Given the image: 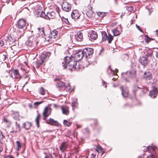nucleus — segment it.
I'll return each instance as SVG.
<instances>
[{
    "instance_id": "obj_1",
    "label": "nucleus",
    "mask_w": 158,
    "mask_h": 158,
    "mask_svg": "<svg viewBox=\"0 0 158 158\" xmlns=\"http://www.w3.org/2000/svg\"><path fill=\"white\" fill-rule=\"evenodd\" d=\"M77 62L72 58L66 56L64 57L62 62L61 66L64 69L67 68L70 71L75 70L76 68Z\"/></svg>"
},
{
    "instance_id": "obj_2",
    "label": "nucleus",
    "mask_w": 158,
    "mask_h": 158,
    "mask_svg": "<svg viewBox=\"0 0 158 158\" xmlns=\"http://www.w3.org/2000/svg\"><path fill=\"white\" fill-rule=\"evenodd\" d=\"M26 24V21L23 19H20L16 24L15 26L18 29L17 33H19V36L23 35L24 31L23 28L25 27Z\"/></svg>"
},
{
    "instance_id": "obj_3",
    "label": "nucleus",
    "mask_w": 158,
    "mask_h": 158,
    "mask_svg": "<svg viewBox=\"0 0 158 158\" xmlns=\"http://www.w3.org/2000/svg\"><path fill=\"white\" fill-rule=\"evenodd\" d=\"M36 38L34 35H32L28 38V40L25 43L26 44L31 48H34L38 43Z\"/></svg>"
},
{
    "instance_id": "obj_4",
    "label": "nucleus",
    "mask_w": 158,
    "mask_h": 158,
    "mask_svg": "<svg viewBox=\"0 0 158 158\" xmlns=\"http://www.w3.org/2000/svg\"><path fill=\"white\" fill-rule=\"evenodd\" d=\"M56 86L59 89V91H64L66 88L69 89L71 88L69 84H66L61 81H57L56 84Z\"/></svg>"
},
{
    "instance_id": "obj_5",
    "label": "nucleus",
    "mask_w": 158,
    "mask_h": 158,
    "mask_svg": "<svg viewBox=\"0 0 158 158\" xmlns=\"http://www.w3.org/2000/svg\"><path fill=\"white\" fill-rule=\"evenodd\" d=\"M19 33H15L13 35H10L9 37V42L10 45L13 46L15 44L14 43L21 36L23 35H19Z\"/></svg>"
},
{
    "instance_id": "obj_6",
    "label": "nucleus",
    "mask_w": 158,
    "mask_h": 158,
    "mask_svg": "<svg viewBox=\"0 0 158 158\" xmlns=\"http://www.w3.org/2000/svg\"><path fill=\"white\" fill-rule=\"evenodd\" d=\"M84 57L86 59H89L92 56L93 53V50L92 48H85L82 50Z\"/></svg>"
},
{
    "instance_id": "obj_7",
    "label": "nucleus",
    "mask_w": 158,
    "mask_h": 158,
    "mask_svg": "<svg viewBox=\"0 0 158 158\" xmlns=\"http://www.w3.org/2000/svg\"><path fill=\"white\" fill-rule=\"evenodd\" d=\"M83 39L82 33L80 31L78 32L74 35H73L71 38L72 42L75 43L77 41H81Z\"/></svg>"
},
{
    "instance_id": "obj_8",
    "label": "nucleus",
    "mask_w": 158,
    "mask_h": 158,
    "mask_svg": "<svg viewBox=\"0 0 158 158\" xmlns=\"http://www.w3.org/2000/svg\"><path fill=\"white\" fill-rule=\"evenodd\" d=\"M129 74H130V76H129V77H135L136 76V72L135 71H132L130 72L127 71L126 73H123L122 75L123 77L127 82H129L130 81L129 79L127 77V76Z\"/></svg>"
},
{
    "instance_id": "obj_9",
    "label": "nucleus",
    "mask_w": 158,
    "mask_h": 158,
    "mask_svg": "<svg viewBox=\"0 0 158 158\" xmlns=\"http://www.w3.org/2000/svg\"><path fill=\"white\" fill-rule=\"evenodd\" d=\"M9 74L13 78L20 79L21 77L18 69H13L10 71Z\"/></svg>"
},
{
    "instance_id": "obj_10",
    "label": "nucleus",
    "mask_w": 158,
    "mask_h": 158,
    "mask_svg": "<svg viewBox=\"0 0 158 158\" xmlns=\"http://www.w3.org/2000/svg\"><path fill=\"white\" fill-rule=\"evenodd\" d=\"M83 53V52H82V50H80L75 54L74 57L72 56L71 58H72V59L76 62L79 61L81 60L83 57H84Z\"/></svg>"
},
{
    "instance_id": "obj_11",
    "label": "nucleus",
    "mask_w": 158,
    "mask_h": 158,
    "mask_svg": "<svg viewBox=\"0 0 158 158\" xmlns=\"http://www.w3.org/2000/svg\"><path fill=\"white\" fill-rule=\"evenodd\" d=\"M51 108L46 106L44 109L43 113V119L46 120L47 117L51 114Z\"/></svg>"
},
{
    "instance_id": "obj_12",
    "label": "nucleus",
    "mask_w": 158,
    "mask_h": 158,
    "mask_svg": "<svg viewBox=\"0 0 158 158\" xmlns=\"http://www.w3.org/2000/svg\"><path fill=\"white\" fill-rule=\"evenodd\" d=\"M143 79L146 80H150L152 79V73L149 71L145 72L142 76Z\"/></svg>"
},
{
    "instance_id": "obj_13",
    "label": "nucleus",
    "mask_w": 158,
    "mask_h": 158,
    "mask_svg": "<svg viewBox=\"0 0 158 158\" xmlns=\"http://www.w3.org/2000/svg\"><path fill=\"white\" fill-rule=\"evenodd\" d=\"M62 9L67 12L69 11L71 9L70 4L66 1H64L61 5Z\"/></svg>"
},
{
    "instance_id": "obj_14",
    "label": "nucleus",
    "mask_w": 158,
    "mask_h": 158,
    "mask_svg": "<svg viewBox=\"0 0 158 158\" xmlns=\"http://www.w3.org/2000/svg\"><path fill=\"white\" fill-rule=\"evenodd\" d=\"M80 16L81 15L79 13V11L77 10H73L71 14L72 18L75 20L79 19Z\"/></svg>"
},
{
    "instance_id": "obj_15",
    "label": "nucleus",
    "mask_w": 158,
    "mask_h": 158,
    "mask_svg": "<svg viewBox=\"0 0 158 158\" xmlns=\"http://www.w3.org/2000/svg\"><path fill=\"white\" fill-rule=\"evenodd\" d=\"M120 88L122 91V94L123 97L126 98L128 96V88L123 86H120Z\"/></svg>"
},
{
    "instance_id": "obj_16",
    "label": "nucleus",
    "mask_w": 158,
    "mask_h": 158,
    "mask_svg": "<svg viewBox=\"0 0 158 158\" xmlns=\"http://www.w3.org/2000/svg\"><path fill=\"white\" fill-rule=\"evenodd\" d=\"M55 15L56 13L54 11L47 12L46 14H45V16H44V18L47 19H52L55 17Z\"/></svg>"
},
{
    "instance_id": "obj_17",
    "label": "nucleus",
    "mask_w": 158,
    "mask_h": 158,
    "mask_svg": "<svg viewBox=\"0 0 158 158\" xmlns=\"http://www.w3.org/2000/svg\"><path fill=\"white\" fill-rule=\"evenodd\" d=\"M139 62L143 65L146 66L148 63V60L145 56H142L139 59Z\"/></svg>"
},
{
    "instance_id": "obj_18",
    "label": "nucleus",
    "mask_w": 158,
    "mask_h": 158,
    "mask_svg": "<svg viewBox=\"0 0 158 158\" xmlns=\"http://www.w3.org/2000/svg\"><path fill=\"white\" fill-rule=\"evenodd\" d=\"M46 123L47 124L57 126L58 125V123L53 119L50 118L48 120H46Z\"/></svg>"
},
{
    "instance_id": "obj_19",
    "label": "nucleus",
    "mask_w": 158,
    "mask_h": 158,
    "mask_svg": "<svg viewBox=\"0 0 158 158\" xmlns=\"http://www.w3.org/2000/svg\"><path fill=\"white\" fill-rule=\"evenodd\" d=\"M87 11L86 12V15L89 17H92L94 15V13L93 11L91 9V7L89 6L88 8L86 7Z\"/></svg>"
},
{
    "instance_id": "obj_20",
    "label": "nucleus",
    "mask_w": 158,
    "mask_h": 158,
    "mask_svg": "<svg viewBox=\"0 0 158 158\" xmlns=\"http://www.w3.org/2000/svg\"><path fill=\"white\" fill-rule=\"evenodd\" d=\"M15 124V128H13L12 131L10 132L11 133H16L18 131H20L21 130L19 123L16 122Z\"/></svg>"
},
{
    "instance_id": "obj_21",
    "label": "nucleus",
    "mask_w": 158,
    "mask_h": 158,
    "mask_svg": "<svg viewBox=\"0 0 158 158\" xmlns=\"http://www.w3.org/2000/svg\"><path fill=\"white\" fill-rule=\"evenodd\" d=\"M40 8L39 9L37 10L36 11V13L38 17L40 16V17L44 18V16H45V13Z\"/></svg>"
},
{
    "instance_id": "obj_22",
    "label": "nucleus",
    "mask_w": 158,
    "mask_h": 158,
    "mask_svg": "<svg viewBox=\"0 0 158 158\" xmlns=\"http://www.w3.org/2000/svg\"><path fill=\"white\" fill-rule=\"evenodd\" d=\"M157 94V90L156 88H154L150 91L149 95L152 98H155Z\"/></svg>"
},
{
    "instance_id": "obj_23",
    "label": "nucleus",
    "mask_w": 158,
    "mask_h": 158,
    "mask_svg": "<svg viewBox=\"0 0 158 158\" xmlns=\"http://www.w3.org/2000/svg\"><path fill=\"white\" fill-rule=\"evenodd\" d=\"M32 124L31 123L26 122L23 123L22 127L26 130H28L30 128Z\"/></svg>"
},
{
    "instance_id": "obj_24",
    "label": "nucleus",
    "mask_w": 158,
    "mask_h": 158,
    "mask_svg": "<svg viewBox=\"0 0 158 158\" xmlns=\"http://www.w3.org/2000/svg\"><path fill=\"white\" fill-rule=\"evenodd\" d=\"M58 32L56 30H54L50 34V37L52 39L56 38L57 36Z\"/></svg>"
},
{
    "instance_id": "obj_25",
    "label": "nucleus",
    "mask_w": 158,
    "mask_h": 158,
    "mask_svg": "<svg viewBox=\"0 0 158 158\" xmlns=\"http://www.w3.org/2000/svg\"><path fill=\"white\" fill-rule=\"evenodd\" d=\"M48 56H49L47 53L42 54L40 56V60L44 63L45 61L48 58Z\"/></svg>"
},
{
    "instance_id": "obj_26",
    "label": "nucleus",
    "mask_w": 158,
    "mask_h": 158,
    "mask_svg": "<svg viewBox=\"0 0 158 158\" xmlns=\"http://www.w3.org/2000/svg\"><path fill=\"white\" fill-rule=\"evenodd\" d=\"M12 116L16 120H19V114L18 111H12Z\"/></svg>"
},
{
    "instance_id": "obj_27",
    "label": "nucleus",
    "mask_w": 158,
    "mask_h": 158,
    "mask_svg": "<svg viewBox=\"0 0 158 158\" xmlns=\"http://www.w3.org/2000/svg\"><path fill=\"white\" fill-rule=\"evenodd\" d=\"M43 63V61L37 60L34 63L33 66L34 68H36L37 69H38Z\"/></svg>"
},
{
    "instance_id": "obj_28",
    "label": "nucleus",
    "mask_w": 158,
    "mask_h": 158,
    "mask_svg": "<svg viewBox=\"0 0 158 158\" xmlns=\"http://www.w3.org/2000/svg\"><path fill=\"white\" fill-rule=\"evenodd\" d=\"M90 38L94 40H96L98 38V35L96 32L93 31L90 35Z\"/></svg>"
},
{
    "instance_id": "obj_29",
    "label": "nucleus",
    "mask_w": 158,
    "mask_h": 158,
    "mask_svg": "<svg viewBox=\"0 0 158 158\" xmlns=\"http://www.w3.org/2000/svg\"><path fill=\"white\" fill-rule=\"evenodd\" d=\"M139 88H139L137 85H134L132 92L134 97H135L136 96V92L138 90V89Z\"/></svg>"
},
{
    "instance_id": "obj_30",
    "label": "nucleus",
    "mask_w": 158,
    "mask_h": 158,
    "mask_svg": "<svg viewBox=\"0 0 158 158\" xmlns=\"http://www.w3.org/2000/svg\"><path fill=\"white\" fill-rule=\"evenodd\" d=\"M69 107L67 106L62 107L61 110L63 114L68 115L69 114Z\"/></svg>"
},
{
    "instance_id": "obj_31",
    "label": "nucleus",
    "mask_w": 158,
    "mask_h": 158,
    "mask_svg": "<svg viewBox=\"0 0 158 158\" xmlns=\"http://www.w3.org/2000/svg\"><path fill=\"white\" fill-rule=\"evenodd\" d=\"M112 31L114 36H116L119 35L121 33L120 31L118 30V27L112 30Z\"/></svg>"
},
{
    "instance_id": "obj_32",
    "label": "nucleus",
    "mask_w": 158,
    "mask_h": 158,
    "mask_svg": "<svg viewBox=\"0 0 158 158\" xmlns=\"http://www.w3.org/2000/svg\"><path fill=\"white\" fill-rule=\"evenodd\" d=\"M3 39L5 45L7 46H10V43L9 41V37H5Z\"/></svg>"
},
{
    "instance_id": "obj_33",
    "label": "nucleus",
    "mask_w": 158,
    "mask_h": 158,
    "mask_svg": "<svg viewBox=\"0 0 158 158\" xmlns=\"http://www.w3.org/2000/svg\"><path fill=\"white\" fill-rule=\"evenodd\" d=\"M108 14V13L106 12H99L97 13V15H98L100 17L101 19L103 18L104 16H106Z\"/></svg>"
},
{
    "instance_id": "obj_34",
    "label": "nucleus",
    "mask_w": 158,
    "mask_h": 158,
    "mask_svg": "<svg viewBox=\"0 0 158 158\" xmlns=\"http://www.w3.org/2000/svg\"><path fill=\"white\" fill-rule=\"evenodd\" d=\"M67 148V147L66 146V143L65 142H64L61 145V147H60V149L62 152H64L66 149Z\"/></svg>"
},
{
    "instance_id": "obj_35",
    "label": "nucleus",
    "mask_w": 158,
    "mask_h": 158,
    "mask_svg": "<svg viewBox=\"0 0 158 158\" xmlns=\"http://www.w3.org/2000/svg\"><path fill=\"white\" fill-rule=\"evenodd\" d=\"M155 148L151 146H147L145 149L144 151L146 152L149 151L150 152H153L155 150Z\"/></svg>"
},
{
    "instance_id": "obj_36",
    "label": "nucleus",
    "mask_w": 158,
    "mask_h": 158,
    "mask_svg": "<svg viewBox=\"0 0 158 158\" xmlns=\"http://www.w3.org/2000/svg\"><path fill=\"white\" fill-rule=\"evenodd\" d=\"M102 40L104 41L107 40L108 36L106 33L105 31H103L102 32Z\"/></svg>"
},
{
    "instance_id": "obj_37",
    "label": "nucleus",
    "mask_w": 158,
    "mask_h": 158,
    "mask_svg": "<svg viewBox=\"0 0 158 158\" xmlns=\"http://www.w3.org/2000/svg\"><path fill=\"white\" fill-rule=\"evenodd\" d=\"M152 52L151 51L148 50L144 52L145 56L146 57H151L152 56Z\"/></svg>"
},
{
    "instance_id": "obj_38",
    "label": "nucleus",
    "mask_w": 158,
    "mask_h": 158,
    "mask_svg": "<svg viewBox=\"0 0 158 158\" xmlns=\"http://www.w3.org/2000/svg\"><path fill=\"white\" fill-rule=\"evenodd\" d=\"M40 115L39 114H37L35 119V121L37 126L38 127H39V120L40 118Z\"/></svg>"
},
{
    "instance_id": "obj_39",
    "label": "nucleus",
    "mask_w": 158,
    "mask_h": 158,
    "mask_svg": "<svg viewBox=\"0 0 158 158\" xmlns=\"http://www.w3.org/2000/svg\"><path fill=\"white\" fill-rule=\"evenodd\" d=\"M40 94L42 95H44L45 94L46 91L42 87L40 88L39 90Z\"/></svg>"
},
{
    "instance_id": "obj_40",
    "label": "nucleus",
    "mask_w": 158,
    "mask_h": 158,
    "mask_svg": "<svg viewBox=\"0 0 158 158\" xmlns=\"http://www.w3.org/2000/svg\"><path fill=\"white\" fill-rule=\"evenodd\" d=\"M113 39V37L111 34H109L107 39V40L108 41V43H111Z\"/></svg>"
},
{
    "instance_id": "obj_41",
    "label": "nucleus",
    "mask_w": 158,
    "mask_h": 158,
    "mask_svg": "<svg viewBox=\"0 0 158 158\" xmlns=\"http://www.w3.org/2000/svg\"><path fill=\"white\" fill-rule=\"evenodd\" d=\"M8 58L7 53L6 52L4 53L2 56V60L3 61H5Z\"/></svg>"
},
{
    "instance_id": "obj_42",
    "label": "nucleus",
    "mask_w": 158,
    "mask_h": 158,
    "mask_svg": "<svg viewBox=\"0 0 158 158\" xmlns=\"http://www.w3.org/2000/svg\"><path fill=\"white\" fill-rule=\"evenodd\" d=\"M63 123L64 125H66L67 126L69 127L72 124V123L69 122L67 120H64Z\"/></svg>"
},
{
    "instance_id": "obj_43",
    "label": "nucleus",
    "mask_w": 158,
    "mask_h": 158,
    "mask_svg": "<svg viewBox=\"0 0 158 158\" xmlns=\"http://www.w3.org/2000/svg\"><path fill=\"white\" fill-rule=\"evenodd\" d=\"M45 156L44 158H53L52 155L50 153H44Z\"/></svg>"
},
{
    "instance_id": "obj_44",
    "label": "nucleus",
    "mask_w": 158,
    "mask_h": 158,
    "mask_svg": "<svg viewBox=\"0 0 158 158\" xmlns=\"http://www.w3.org/2000/svg\"><path fill=\"white\" fill-rule=\"evenodd\" d=\"M3 121L4 123L8 124H10L11 123V122L8 119H7L6 118H4Z\"/></svg>"
},
{
    "instance_id": "obj_45",
    "label": "nucleus",
    "mask_w": 158,
    "mask_h": 158,
    "mask_svg": "<svg viewBox=\"0 0 158 158\" xmlns=\"http://www.w3.org/2000/svg\"><path fill=\"white\" fill-rule=\"evenodd\" d=\"M145 37H146L147 39H145V41L146 42L149 43L150 41L151 40H153L154 39L152 38H150L148 36V35H146Z\"/></svg>"
},
{
    "instance_id": "obj_46",
    "label": "nucleus",
    "mask_w": 158,
    "mask_h": 158,
    "mask_svg": "<svg viewBox=\"0 0 158 158\" xmlns=\"http://www.w3.org/2000/svg\"><path fill=\"white\" fill-rule=\"evenodd\" d=\"M77 100L73 101L72 103V106L73 108H75L77 106L78 103Z\"/></svg>"
},
{
    "instance_id": "obj_47",
    "label": "nucleus",
    "mask_w": 158,
    "mask_h": 158,
    "mask_svg": "<svg viewBox=\"0 0 158 158\" xmlns=\"http://www.w3.org/2000/svg\"><path fill=\"white\" fill-rule=\"evenodd\" d=\"M16 142L17 146L16 149L17 150H19V149L21 148V144L20 142L19 141H17Z\"/></svg>"
},
{
    "instance_id": "obj_48",
    "label": "nucleus",
    "mask_w": 158,
    "mask_h": 158,
    "mask_svg": "<svg viewBox=\"0 0 158 158\" xmlns=\"http://www.w3.org/2000/svg\"><path fill=\"white\" fill-rule=\"evenodd\" d=\"M143 88H140L141 89H143V90H142V92L143 93H146L148 90V89L147 88L145 87L144 86H143Z\"/></svg>"
},
{
    "instance_id": "obj_49",
    "label": "nucleus",
    "mask_w": 158,
    "mask_h": 158,
    "mask_svg": "<svg viewBox=\"0 0 158 158\" xmlns=\"http://www.w3.org/2000/svg\"><path fill=\"white\" fill-rule=\"evenodd\" d=\"M84 132L85 133L89 134V129L87 127L85 128L84 130Z\"/></svg>"
},
{
    "instance_id": "obj_50",
    "label": "nucleus",
    "mask_w": 158,
    "mask_h": 158,
    "mask_svg": "<svg viewBox=\"0 0 158 158\" xmlns=\"http://www.w3.org/2000/svg\"><path fill=\"white\" fill-rule=\"evenodd\" d=\"M44 102L43 101H42L40 102H36L34 103V105L35 106H37L39 105L40 104H41Z\"/></svg>"
},
{
    "instance_id": "obj_51",
    "label": "nucleus",
    "mask_w": 158,
    "mask_h": 158,
    "mask_svg": "<svg viewBox=\"0 0 158 158\" xmlns=\"http://www.w3.org/2000/svg\"><path fill=\"white\" fill-rule=\"evenodd\" d=\"M133 7L132 6H130L129 7H127L126 8L127 10L129 11H131L133 10Z\"/></svg>"
},
{
    "instance_id": "obj_52",
    "label": "nucleus",
    "mask_w": 158,
    "mask_h": 158,
    "mask_svg": "<svg viewBox=\"0 0 158 158\" xmlns=\"http://www.w3.org/2000/svg\"><path fill=\"white\" fill-rule=\"evenodd\" d=\"M147 158H158V157L155 156L153 155H151L148 156Z\"/></svg>"
},
{
    "instance_id": "obj_53",
    "label": "nucleus",
    "mask_w": 158,
    "mask_h": 158,
    "mask_svg": "<svg viewBox=\"0 0 158 158\" xmlns=\"http://www.w3.org/2000/svg\"><path fill=\"white\" fill-rule=\"evenodd\" d=\"M0 138L1 139H2L5 137L4 135H3L2 132L1 131H0Z\"/></svg>"
},
{
    "instance_id": "obj_54",
    "label": "nucleus",
    "mask_w": 158,
    "mask_h": 158,
    "mask_svg": "<svg viewBox=\"0 0 158 158\" xmlns=\"http://www.w3.org/2000/svg\"><path fill=\"white\" fill-rule=\"evenodd\" d=\"M136 26L137 28L141 32H143V30L140 28L139 26L137 24L136 25Z\"/></svg>"
},
{
    "instance_id": "obj_55",
    "label": "nucleus",
    "mask_w": 158,
    "mask_h": 158,
    "mask_svg": "<svg viewBox=\"0 0 158 158\" xmlns=\"http://www.w3.org/2000/svg\"><path fill=\"white\" fill-rule=\"evenodd\" d=\"M38 30L40 33L41 32H42L43 31H44V29L43 27L40 28L39 27L38 28Z\"/></svg>"
},
{
    "instance_id": "obj_56",
    "label": "nucleus",
    "mask_w": 158,
    "mask_h": 158,
    "mask_svg": "<svg viewBox=\"0 0 158 158\" xmlns=\"http://www.w3.org/2000/svg\"><path fill=\"white\" fill-rule=\"evenodd\" d=\"M150 5H149V6H146L148 10H149V14H151V12L152 11V8H151V9H150Z\"/></svg>"
},
{
    "instance_id": "obj_57",
    "label": "nucleus",
    "mask_w": 158,
    "mask_h": 158,
    "mask_svg": "<svg viewBox=\"0 0 158 158\" xmlns=\"http://www.w3.org/2000/svg\"><path fill=\"white\" fill-rule=\"evenodd\" d=\"M133 78H134V80L137 83L139 81V78L138 77H136L135 76V77H134Z\"/></svg>"
},
{
    "instance_id": "obj_58",
    "label": "nucleus",
    "mask_w": 158,
    "mask_h": 158,
    "mask_svg": "<svg viewBox=\"0 0 158 158\" xmlns=\"http://www.w3.org/2000/svg\"><path fill=\"white\" fill-rule=\"evenodd\" d=\"M2 145V142L0 141V153L3 150Z\"/></svg>"
},
{
    "instance_id": "obj_59",
    "label": "nucleus",
    "mask_w": 158,
    "mask_h": 158,
    "mask_svg": "<svg viewBox=\"0 0 158 158\" xmlns=\"http://www.w3.org/2000/svg\"><path fill=\"white\" fill-rule=\"evenodd\" d=\"M4 45H5V44L3 39V40H1V41H0V45L1 46H2Z\"/></svg>"
},
{
    "instance_id": "obj_60",
    "label": "nucleus",
    "mask_w": 158,
    "mask_h": 158,
    "mask_svg": "<svg viewBox=\"0 0 158 158\" xmlns=\"http://www.w3.org/2000/svg\"><path fill=\"white\" fill-rule=\"evenodd\" d=\"M5 158H15L14 156L12 155H8L6 156Z\"/></svg>"
},
{
    "instance_id": "obj_61",
    "label": "nucleus",
    "mask_w": 158,
    "mask_h": 158,
    "mask_svg": "<svg viewBox=\"0 0 158 158\" xmlns=\"http://www.w3.org/2000/svg\"><path fill=\"white\" fill-rule=\"evenodd\" d=\"M102 85H103V86H104L106 88L107 87L106 82L103 80L102 81Z\"/></svg>"
},
{
    "instance_id": "obj_62",
    "label": "nucleus",
    "mask_w": 158,
    "mask_h": 158,
    "mask_svg": "<svg viewBox=\"0 0 158 158\" xmlns=\"http://www.w3.org/2000/svg\"><path fill=\"white\" fill-rule=\"evenodd\" d=\"M40 34H41V35H42V37H43V36H45L44 31H43L42 32H41L40 33Z\"/></svg>"
},
{
    "instance_id": "obj_63",
    "label": "nucleus",
    "mask_w": 158,
    "mask_h": 158,
    "mask_svg": "<svg viewBox=\"0 0 158 158\" xmlns=\"http://www.w3.org/2000/svg\"><path fill=\"white\" fill-rule=\"evenodd\" d=\"M95 155H94V154H92L91 155V158H95Z\"/></svg>"
},
{
    "instance_id": "obj_64",
    "label": "nucleus",
    "mask_w": 158,
    "mask_h": 158,
    "mask_svg": "<svg viewBox=\"0 0 158 158\" xmlns=\"http://www.w3.org/2000/svg\"><path fill=\"white\" fill-rule=\"evenodd\" d=\"M156 58L158 59V52H156Z\"/></svg>"
}]
</instances>
